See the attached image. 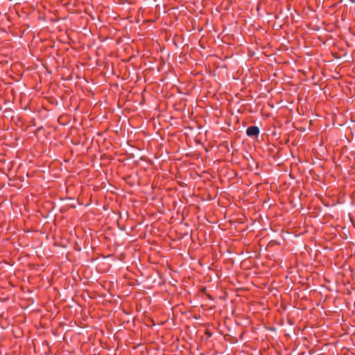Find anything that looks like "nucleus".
Listing matches in <instances>:
<instances>
[{
	"mask_svg": "<svg viewBox=\"0 0 355 355\" xmlns=\"http://www.w3.org/2000/svg\"><path fill=\"white\" fill-rule=\"evenodd\" d=\"M246 134L249 137H256L259 134V129L257 126H250L246 130Z\"/></svg>",
	"mask_w": 355,
	"mask_h": 355,
	"instance_id": "1",
	"label": "nucleus"
}]
</instances>
